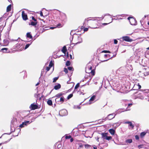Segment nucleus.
I'll use <instances>...</instances> for the list:
<instances>
[{"instance_id": "obj_20", "label": "nucleus", "mask_w": 149, "mask_h": 149, "mask_svg": "<svg viewBox=\"0 0 149 149\" xmlns=\"http://www.w3.org/2000/svg\"><path fill=\"white\" fill-rule=\"evenodd\" d=\"M85 148L86 149H92V147L88 144L85 145Z\"/></svg>"}, {"instance_id": "obj_54", "label": "nucleus", "mask_w": 149, "mask_h": 149, "mask_svg": "<svg viewBox=\"0 0 149 149\" xmlns=\"http://www.w3.org/2000/svg\"><path fill=\"white\" fill-rule=\"evenodd\" d=\"M88 132V131H86V132H85V134L84 135V136L86 137V138H88L89 137H90V136H87L86 134V133Z\"/></svg>"}, {"instance_id": "obj_26", "label": "nucleus", "mask_w": 149, "mask_h": 149, "mask_svg": "<svg viewBox=\"0 0 149 149\" xmlns=\"http://www.w3.org/2000/svg\"><path fill=\"white\" fill-rule=\"evenodd\" d=\"M37 24V22H33V21H32L31 22V23H29V25H31L32 26H36Z\"/></svg>"}, {"instance_id": "obj_47", "label": "nucleus", "mask_w": 149, "mask_h": 149, "mask_svg": "<svg viewBox=\"0 0 149 149\" xmlns=\"http://www.w3.org/2000/svg\"><path fill=\"white\" fill-rule=\"evenodd\" d=\"M56 26H57V27H58V28L62 26L61 24L59 23V24H58Z\"/></svg>"}, {"instance_id": "obj_8", "label": "nucleus", "mask_w": 149, "mask_h": 149, "mask_svg": "<svg viewBox=\"0 0 149 149\" xmlns=\"http://www.w3.org/2000/svg\"><path fill=\"white\" fill-rule=\"evenodd\" d=\"M122 38L123 40L125 41L131 42L133 41V40L132 39H130L129 37L127 36L123 37Z\"/></svg>"}, {"instance_id": "obj_19", "label": "nucleus", "mask_w": 149, "mask_h": 149, "mask_svg": "<svg viewBox=\"0 0 149 149\" xmlns=\"http://www.w3.org/2000/svg\"><path fill=\"white\" fill-rule=\"evenodd\" d=\"M61 87V85L60 84H58L57 85H56L54 86V89L56 90H57Z\"/></svg>"}, {"instance_id": "obj_25", "label": "nucleus", "mask_w": 149, "mask_h": 149, "mask_svg": "<svg viewBox=\"0 0 149 149\" xmlns=\"http://www.w3.org/2000/svg\"><path fill=\"white\" fill-rule=\"evenodd\" d=\"M66 51H67L66 47L65 46H64L63 47L62 49L61 50V51L63 53L65 54V52H66Z\"/></svg>"}, {"instance_id": "obj_55", "label": "nucleus", "mask_w": 149, "mask_h": 149, "mask_svg": "<svg viewBox=\"0 0 149 149\" xmlns=\"http://www.w3.org/2000/svg\"><path fill=\"white\" fill-rule=\"evenodd\" d=\"M135 139L137 140L139 139V136L137 135H136L135 136Z\"/></svg>"}, {"instance_id": "obj_22", "label": "nucleus", "mask_w": 149, "mask_h": 149, "mask_svg": "<svg viewBox=\"0 0 149 149\" xmlns=\"http://www.w3.org/2000/svg\"><path fill=\"white\" fill-rule=\"evenodd\" d=\"M109 132L112 135H113L115 134V131L114 130L112 129H111L109 130Z\"/></svg>"}, {"instance_id": "obj_28", "label": "nucleus", "mask_w": 149, "mask_h": 149, "mask_svg": "<svg viewBox=\"0 0 149 149\" xmlns=\"http://www.w3.org/2000/svg\"><path fill=\"white\" fill-rule=\"evenodd\" d=\"M125 142L127 143H131L132 142V139H128L125 140Z\"/></svg>"}, {"instance_id": "obj_50", "label": "nucleus", "mask_w": 149, "mask_h": 149, "mask_svg": "<svg viewBox=\"0 0 149 149\" xmlns=\"http://www.w3.org/2000/svg\"><path fill=\"white\" fill-rule=\"evenodd\" d=\"M50 68H51L49 67V66L47 67L46 70L47 71H49V70Z\"/></svg>"}, {"instance_id": "obj_31", "label": "nucleus", "mask_w": 149, "mask_h": 149, "mask_svg": "<svg viewBox=\"0 0 149 149\" xmlns=\"http://www.w3.org/2000/svg\"><path fill=\"white\" fill-rule=\"evenodd\" d=\"M102 17H95L94 18H93V19H89L88 20V21L90 20H97V21L98 20V18H101Z\"/></svg>"}, {"instance_id": "obj_18", "label": "nucleus", "mask_w": 149, "mask_h": 149, "mask_svg": "<svg viewBox=\"0 0 149 149\" xmlns=\"http://www.w3.org/2000/svg\"><path fill=\"white\" fill-rule=\"evenodd\" d=\"M63 95V93H60L56 94L53 97H56V98H59L60 97H62L61 96Z\"/></svg>"}, {"instance_id": "obj_59", "label": "nucleus", "mask_w": 149, "mask_h": 149, "mask_svg": "<svg viewBox=\"0 0 149 149\" xmlns=\"http://www.w3.org/2000/svg\"><path fill=\"white\" fill-rule=\"evenodd\" d=\"M113 19H115V20H117V19H117V18H112V21H111V22H110L109 23H111V22H112V21H113Z\"/></svg>"}, {"instance_id": "obj_42", "label": "nucleus", "mask_w": 149, "mask_h": 149, "mask_svg": "<svg viewBox=\"0 0 149 149\" xmlns=\"http://www.w3.org/2000/svg\"><path fill=\"white\" fill-rule=\"evenodd\" d=\"M68 69L70 71H72L73 70V68L72 67H69L68 68Z\"/></svg>"}, {"instance_id": "obj_40", "label": "nucleus", "mask_w": 149, "mask_h": 149, "mask_svg": "<svg viewBox=\"0 0 149 149\" xmlns=\"http://www.w3.org/2000/svg\"><path fill=\"white\" fill-rule=\"evenodd\" d=\"M58 77H55L53 79V82H56V80L58 79Z\"/></svg>"}, {"instance_id": "obj_38", "label": "nucleus", "mask_w": 149, "mask_h": 149, "mask_svg": "<svg viewBox=\"0 0 149 149\" xmlns=\"http://www.w3.org/2000/svg\"><path fill=\"white\" fill-rule=\"evenodd\" d=\"M129 126H130V127H131L132 129H133L134 126L132 125V123L131 122H130V123L129 124Z\"/></svg>"}, {"instance_id": "obj_51", "label": "nucleus", "mask_w": 149, "mask_h": 149, "mask_svg": "<svg viewBox=\"0 0 149 149\" xmlns=\"http://www.w3.org/2000/svg\"><path fill=\"white\" fill-rule=\"evenodd\" d=\"M32 20H34V22H37V20L34 17L32 16Z\"/></svg>"}, {"instance_id": "obj_24", "label": "nucleus", "mask_w": 149, "mask_h": 149, "mask_svg": "<svg viewBox=\"0 0 149 149\" xmlns=\"http://www.w3.org/2000/svg\"><path fill=\"white\" fill-rule=\"evenodd\" d=\"M22 46V44L17 43L16 45H15L14 47L17 48H19Z\"/></svg>"}, {"instance_id": "obj_4", "label": "nucleus", "mask_w": 149, "mask_h": 149, "mask_svg": "<svg viewBox=\"0 0 149 149\" xmlns=\"http://www.w3.org/2000/svg\"><path fill=\"white\" fill-rule=\"evenodd\" d=\"M127 19L131 25H136L137 24V21L133 17H129Z\"/></svg>"}, {"instance_id": "obj_63", "label": "nucleus", "mask_w": 149, "mask_h": 149, "mask_svg": "<svg viewBox=\"0 0 149 149\" xmlns=\"http://www.w3.org/2000/svg\"><path fill=\"white\" fill-rule=\"evenodd\" d=\"M70 139V141L71 142H72V141H73V139L72 138H71Z\"/></svg>"}, {"instance_id": "obj_33", "label": "nucleus", "mask_w": 149, "mask_h": 149, "mask_svg": "<svg viewBox=\"0 0 149 149\" xmlns=\"http://www.w3.org/2000/svg\"><path fill=\"white\" fill-rule=\"evenodd\" d=\"M80 83H78L74 87V90L77 88L79 86Z\"/></svg>"}, {"instance_id": "obj_45", "label": "nucleus", "mask_w": 149, "mask_h": 149, "mask_svg": "<svg viewBox=\"0 0 149 149\" xmlns=\"http://www.w3.org/2000/svg\"><path fill=\"white\" fill-rule=\"evenodd\" d=\"M107 56H108L110 58V55L109 54H105L104 55V57H105Z\"/></svg>"}, {"instance_id": "obj_13", "label": "nucleus", "mask_w": 149, "mask_h": 149, "mask_svg": "<svg viewBox=\"0 0 149 149\" xmlns=\"http://www.w3.org/2000/svg\"><path fill=\"white\" fill-rule=\"evenodd\" d=\"M101 134L102 135V138L103 139H106L107 136L108 134L107 133H102Z\"/></svg>"}, {"instance_id": "obj_39", "label": "nucleus", "mask_w": 149, "mask_h": 149, "mask_svg": "<svg viewBox=\"0 0 149 149\" xmlns=\"http://www.w3.org/2000/svg\"><path fill=\"white\" fill-rule=\"evenodd\" d=\"M146 134V132H142L141 133V136H144Z\"/></svg>"}, {"instance_id": "obj_1", "label": "nucleus", "mask_w": 149, "mask_h": 149, "mask_svg": "<svg viewBox=\"0 0 149 149\" xmlns=\"http://www.w3.org/2000/svg\"><path fill=\"white\" fill-rule=\"evenodd\" d=\"M80 36V34H78L75 33L73 34L72 39L73 40L74 44L77 45L82 42V38H81Z\"/></svg>"}, {"instance_id": "obj_61", "label": "nucleus", "mask_w": 149, "mask_h": 149, "mask_svg": "<svg viewBox=\"0 0 149 149\" xmlns=\"http://www.w3.org/2000/svg\"><path fill=\"white\" fill-rule=\"evenodd\" d=\"M40 16H43L42 13V11L40 12Z\"/></svg>"}, {"instance_id": "obj_53", "label": "nucleus", "mask_w": 149, "mask_h": 149, "mask_svg": "<svg viewBox=\"0 0 149 149\" xmlns=\"http://www.w3.org/2000/svg\"><path fill=\"white\" fill-rule=\"evenodd\" d=\"M78 92L80 94H82L83 95L84 94V93H83V92L82 91H78Z\"/></svg>"}, {"instance_id": "obj_56", "label": "nucleus", "mask_w": 149, "mask_h": 149, "mask_svg": "<svg viewBox=\"0 0 149 149\" xmlns=\"http://www.w3.org/2000/svg\"><path fill=\"white\" fill-rule=\"evenodd\" d=\"M74 108H75V109L77 108V109H80V107L79 106H77V107H76L75 106L74 107Z\"/></svg>"}, {"instance_id": "obj_58", "label": "nucleus", "mask_w": 149, "mask_h": 149, "mask_svg": "<svg viewBox=\"0 0 149 149\" xmlns=\"http://www.w3.org/2000/svg\"><path fill=\"white\" fill-rule=\"evenodd\" d=\"M105 15H109V16H111V15H110V14H106L105 15H104L103 17H102V19H104V16H105Z\"/></svg>"}, {"instance_id": "obj_21", "label": "nucleus", "mask_w": 149, "mask_h": 149, "mask_svg": "<svg viewBox=\"0 0 149 149\" xmlns=\"http://www.w3.org/2000/svg\"><path fill=\"white\" fill-rule=\"evenodd\" d=\"M3 43L5 46H7L8 45L9 42L7 40H3Z\"/></svg>"}, {"instance_id": "obj_52", "label": "nucleus", "mask_w": 149, "mask_h": 149, "mask_svg": "<svg viewBox=\"0 0 149 149\" xmlns=\"http://www.w3.org/2000/svg\"><path fill=\"white\" fill-rule=\"evenodd\" d=\"M127 104H128V107H130L132 105V103H128L127 102Z\"/></svg>"}, {"instance_id": "obj_32", "label": "nucleus", "mask_w": 149, "mask_h": 149, "mask_svg": "<svg viewBox=\"0 0 149 149\" xmlns=\"http://www.w3.org/2000/svg\"><path fill=\"white\" fill-rule=\"evenodd\" d=\"M8 50V48H3L1 49V50L3 51V52H6Z\"/></svg>"}, {"instance_id": "obj_3", "label": "nucleus", "mask_w": 149, "mask_h": 149, "mask_svg": "<svg viewBox=\"0 0 149 149\" xmlns=\"http://www.w3.org/2000/svg\"><path fill=\"white\" fill-rule=\"evenodd\" d=\"M127 72V68L126 67H122L120 68L117 71V73L119 74L126 73Z\"/></svg>"}, {"instance_id": "obj_14", "label": "nucleus", "mask_w": 149, "mask_h": 149, "mask_svg": "<svg viewBox=\"0 0 149 149\" xmlns=\"http://www.w3.org/2000/svg\"><path fill=\"white\" fill-rule=\"evenodd\" d=\"M96 95H93L90 98V100H89V104H91L93 103L92 102L93 101L95 98Z\"/></svg>"}, {"instance_id": "obj_36", "label": "nucleus", "mask_w": 149, "mask_h": 149, "mask_svg": "<svg viewBox=\"0 0 149 149\" xmlns=\"http://www.w3.org/2000/svg\"><path fill=\"white\" fill-rule=\"evenodd\" d=\"M73 96V94H71L69 95L67 97V99H69L70 98H71Z\"/></svg>"}, {"instance_id": "obj_23", "label": "nucleus", "mask_w": 149, "mask_h": 149, "mask_svg": "<svg viewBox=\"0 0 149 149\" xmlns=\"http://www.w3.org/2000/svg\"><path fill=\"white\" fill-rule=\"evenodd\" d=\"M11 7L12 6L11 4H10L7 6L6 9V11L7 12H9L11 10Z\"/></svg>"}, {"instance_id": "obj_11", "label": "nucleus", "mask_w": 149, "mask_h": 149, "mask_svg": "<svg viewBox=\"0 0 149 149\" xmlns=\"http://www.w3.org/2000/svg\"><path fill=\"white\" fill-rule=\"evenodd\" d=\"M22 17L24 20H26L28 18L27 14L25 13L24 11H22Z\"/></svg>"}, {"instance_id": "obj_9", "label": "nucleus", "mask_w": 149, "mask_h": 149, "mask_svg": "<svg viewBox=\"0 0 149 149\" xmlns=\"http://www.w3.org/2000/svg\"><path fill=\"white\" fill-rule=\"evenodd\" d=\"M55 101L56 102L59 103L60 102L62 103L64 101V97H61L60 99L56 98L55 99Z\"/></svg>"}, {"instance_id": "obj_12", "label": "nucleus", "mask_w": 149, "mask_h": 149, "mask_svg": "<svg viewBox=\"0 0 149 149\" xmlns=\"http://www.w3.org/2000/svg\"><path fill=\"white\" fill-rule=\"evenodd\" d=\"M38 108V106L36 104H34V103L32 104L30 106V109L32 110H34Z\"/></svg>"}, {"instance_id": "obj_10", "label": "nucleus", "mask_w": 149, "mask_h": 149, "mask_svg": "<svg viewBox=\"0 0 149 149\" xmlns=\"http://www.w3.org/2000/svg\"><path fill=\"white\" fill-rule=\"evenodd\" d=\"M141 88V86L139 84V83L137 84H134L133 87V90H137Z\"/></svg>"}, {"instance_id": "obj_2", "label": "nucleus", "mask_w": 149, "mask_h": 149, "mask_svg": "<svg viewBox=\"0 0 149 149\" xmlns=\"http://www.w3.org/2000/svg\"><path fill=\"white\" fill-rule=\"evenodd\" d=\"M55 11V13L58 14H60L61 15V18L59 19V20H57V21L58 22H60V21H63L66 19V15L65 14L63 13H61L58 10H56Z\"/></svg>"}, {"instance_id": "obj_6", "label": "nucleus", "mask_w": 149, "mask_h": 149, "mask_svg": "<svg viewBox=\"0 0 149 149\" xmlns=\"http://www.w3.org/2000/svg\"><path fill=\"white\" fill-rule=\"evenodd\" d=\"M59 114L61 116H66L68 114V112L65 109H63L59 111Z\"/></svg>"}, {"instance_id": "obj_64", "label": "nucleus", "mask_w": 149, "mask_h": 149, "mask_svg": "<svg viewBox=\"0 0 149 149\" xmlns=\"http://www.w3.org/2000/svg\"><path fill=\"white\" fill-rule=\"evenodd\" d=\"M92 149H97V147H96V146H94L93 147V149L92 148Z\"/></svg>"}, {"instance_id": "obj_44", "label": "nucleus", "mask_w": 149, "mask_h": 149, "mask_svg": "<svg viewBox=\"0 0 149 149\" xmlns=\"http://www.w3.org/2000/svg\"><path fill=\"white\" fill-rule=\"evenodd\" d=\"M64 72L66 73H68V69L65 68H64Z\"/></svg>"}, {"instance_id": "obj_15", "label": "nucleus", "mask_w": 149, "mask_h": 149, "mask_svg": "<svg viewBox=\"0 0 149 149\" xmlns=\"http://www.w3.org/2000/svg\"><path fill=\"white\" fill-rule=\"evenodd\" d=\"M26 37L27 38H28L33 40V37L31 33L30 32H28L26 33Z\"/></svg>"}, {"instance_id": "obj_29", "label": "nucleus", "mask_w": 149, "mask_h": 149, "mask_svg": "<svg viewBox=\"0 0 149 149\" xmlns=\"http://www.w3.org/2000/svg\"><path fill=\"white\" fill-rule=\"evenodd\" d=\"M47 104L50 106H51L52 104V101L51 100H49L47 101Z\"/></svg>"}, {"instance_id": "obj_49", "label": "nucleus", "mask_w": 149, "mask_h": 149, "mask_svg": "<svg viewBox=\"0 0 149 149\" xmlns=\"http://www.w3.org/2000/svg\"><path fill=\"white\" fill-rule=\"evenodd\" d=\"M117 42H118V41L114 39V44H116L117 43Z\"/></svg>"}, {"instance_id": "obj_62", "label": "nucleus", "mask_w": 149, "mask_h": 149, "mask_svg": "<svg viewBox=\"0 0 149 149\" xmlns=\"http://www.w3.org/2000/svg\"><path fill=\"white\" fill-rule=\"evenodd\" d=\"M139 98L140 99H141V100H143V99H144V97H143L142 96H141L140 97H139Z\"/></svg>"}, {"instance_id": "obj_35", "label": "nucleus", "mask_w": 149, "mask_h": 149, "mask_svg": "<svg viewBox=\"0 0 149 149\" xmlns=\"http://www.w3.org/2000/svg\"><path fill=\"white\" fill-rule=\"evenodd\" d=\"M40 94H34V97L36 98H38L40 97Z\"/></svg>"}, {"instance_id": "obj_34", "label": "nucleus", "mask_w": 149, "mask_h": 149, "mask_svg": "<svg viewBox=\"0 0 149 149\" xmlns=\"http://www.w3.org/2000/svg\"><path fill=\"white\" fill-rule=\"evenodd\" d=\"M53 65V64L52 61H51L49 63V66L51 68Z\"/></svg>"}, {"instance_id": "obj_27", "label": "nucleus", "mask_w": 149, "mask_h": 149, "mask_svg": "<svg viewBox=\"0 0 149 149\" xmlns=\"http://www.w3.org/2000/svg\"><path fill=\"white\" fill-rule=\"evenodd\" d=\"M30 42H31V43L29 44H26V45L25 46V47L24 48V49H27L29 47V46L32 43V42H33V41H31V40L30 41Z\"/></svg>"}, {"instance_id": "obj_30", "label": "nucleus", "mask_w": 149, "mask_h": 149, "mask_svg": "<svg viewBox=\"0 0 149 149\" xmlns=\"http://www.w3.org/2000/svg\"><path fill=\"white\" fill-rule=\"evenodd\" d=\"M123 16V15H118L115 16L116 17L117 19H122V18L120 17H122ZM113 17H115V16H113Z\"/></svg>"}, {"instance_id": "obj_37", "label": "nucleus", "mask_w": 149, "mask_h": 149, "mask_svg": "<svg viewBox=\"0 0 149 149\" xmlns=\"http://www.w3.org/2000/svg\"><path fill=\"white\" fill-rule=\"evenodd\" d=\"M112 138L111 136H107L106 140H107L108 141H109V140H111L112 139Z\"/></svg>"}, {"instance_id": "obj_5", "label": "nucleus", "mask_w": 149, "mask_h": 149, "mask_svg": "<svg viewBox=\"0 0 149 149\" xmlns=\"http://www.w3.org/2000/svg\"><path fill=\"white\" fill-rule=\"evenodd\" d=\"M116 114H115V113H112L111 114H110L108 115L106 117L103 118L102 119L103 120H111L112 119L114 118L115 116L116 115Z\"/></svg>"}, {"instance_id": "obj_48", "label": "nucleus", "mask_w": 149, "mask_h": 149, "mask_svg": "<svg viewBox=\"0 0 149 149\" xmlns=\"http://www.w3.org/2000/svg\"><path fill=\"white\" fill-rule=\"evenodd\" d=\"M102 52H104V53H110V52L109 51H107V50H103L102 51Z\"/></svg>"}, {"instance_id": "obj_41", "label": "nucleus", "mask_w": 149, "mask_h": 149, "mask_svg": "<svg viewBox=\"0 0 149 149\" xmlns=\"http://www.w3.org/2000/svg\"><path fill=\"white\" fill-rule=\"evenodd\" d=\"M70 64V62L69 61H67L66 63V65L67 66H69Z\"/></svg>"}, {"instance_id": "obj_60", "label": "nucleus", "mask_w": 149, "mask_h": 149, "mask_svg": "<svg viewBox=\"0 0 149 149\" xmlns=\"http://www.w3.org/2000/svg\"><path fill=\"white\" fill-rule=\"evenodd\" d=\"M130 121H127V122H124V123L125 124H129V123H130Z\"/></svg>"}, {"instance_id": "obj_46", "label": "nucleus", "mask_w": 149, "mask_h": 149, "mask_svg": "<svg viewBox=\"0 0 149 149\" xmlns=\"http://www.w3.org/2000/svg\"><path fill=\"white\" fill-rule=\"evenodd\" d=\"M124 111H125L123 110V109H120L118 111V113L119 112L120 113L122 112H123Z\"/></svg>"}, {"instance_id": "obj_43", "label": "nucleus", "mask_w": 149, "mask_h": 149, "mask_svg": "<svg viewBox=\"0 0 149 149\" xmlns=\"http://www.w3.org/2000/svg\"><path fill=\"white\" fill-rule=\"evenodd\" d=\"M71 138V136L70 135L67 136L66 135L65 136V138L66 139H69Z\"/></svg>"}, {"instance_id": "obj_16", "label": "nucleus", "mask_w": 149, "mask_h": 149, "mask_svg": "<svg viewBox=\"0 0 149 149\" xmlns=\"http://www.w3.org/2000/svg\"><path fill=\"white\" fill-rule=\"evenodd\" d=\"M145 92L143 93V94L144 95H145L146 96H147L148 97H149V90H146L145 91ZM149 100V98L148 99V100Z\"/></svg>"}, {"instance_id": "obj_7", "label": "nucleus", "mask_w": 149, "mask_h": 149, "mask_svg": "<svg viewBox=\"0 0 149 149\" xmlns=\"http://www.w3.org/2000/svg\"><path fill=\"white\" fill-rule=\"evenodd\" d=\"M30 123L29 121H25L24 122H22V124L20 125L19 127L20 128H22L29 124Z\"/></svg>"}, {"instance_id": "obj_57", "label": "nucleus", "mask_w": 149, "mask_h": 149, "mask_svg": "<svg viewBox=\"0 0 149 149\" xmlns=\"http://www.w3.org/2000/svg\"><path fill=\"white\" fill-rule=\"evenodd\" d=\"M88 30V29L87 28H86L84 29V31H86Z\"/></svg>"}, {"instance_id": "obj_17", "label": "nucleus", "mask_w": 149, "mask_h": 149, "mask_svg": "<svg viewBox=\"0 0 149 149\" xmlns=\"http://www.w3.org/2000/svg\"><path fill=\"white\" fill-rule=\"evenodd\" d=\"M92 67L91 66H88V69L91 70V72L92 74L93 75H94L95 74V72L93 70H92Z\"/></svg>"}]
</instances>
